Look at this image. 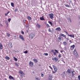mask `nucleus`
I'll return each instance as SVG.
<instances>
[{"label": "nucleus", "mask_w": 80, "mask_h": 80, "mask_svg": "<svg viewBox=\"0 0 80 80\" xmlns=\"http://www.w3.org/2000/svg\"><path fill=\"white\" fill-rule=\"evenodd\" d=\"M48 16L49 17V18L51 19H52V18H53V14L52 13H51L48 14Z\"/></svg>", "instance_id": "nucleus-4"}, {"label": "nucleus", "mask_w": 80, "mask_h": 80, "mask_svg": "<svg viewBox=\"0 0 80 80\" xmlns=\"http://www.w3.org/2000/svg\"><path fill=\"white\" fill-rule=\"evenodd\" d=\"M0 50H2L3 49V45L1 43H0Z\"/></svg>", "instance_id": "nucleus-15"}, {"label": "nucleus", "mask_w": 80, "mask_h": 80, "mask_svg": "<svg viewBox=\"0 0 80 80\" xmlns=\"http://www.w3.org/2000/svg\"><path fill=\"white\" fill-rule=\"evenodd\" d=\"M67 40H69V39L68 38H66Z\"/></svg>", "instance_id": "nucleus-51"}, {"label": "nucleus", "mask_w": 80, "mask_h": 80, "mask_svg": "<svg viewBox=\"0 0 80 80\" xmlns=\"http://www.w3.org/2000/svg\"><path fill=\"white\" fill-rule=\"evenodd\" d=\"M72 76L73 77L75 75V70H73L72 72Z\"/></svg>", "instance_id": "nucleus-19"}, {"label": "nucleus", "mask_w": 80, "mask_h": 80, "mask_svg": "<svg viewBox=\"0 0 80 80\" xmlns=\"http://www.w3.org/2000/svg\"><path fill=\"white\" fill-rule=\"evenodd\" d=\"M49 68H50L52 70H53V68H52V67H51V66H49Z\"/></svg>", "instance_id": "nucleus-40"}, {"label": "nucleus", "mask_w": 80, "mask_h": 80, "mask_svg": "<svg viewBox=\"0 0 80 80\" xmlns=\"http://www.w3.org/2000/svg\"><path fill=\"white\" fill-rule=\"evenodd\" d=\"M40 19L41 20H45V18H44L43 16H42V17H40Z\"/></svg>", "instance_id": "nucleus-12"}, {"label": "nucleus", "mask_w": 80, "mask_h": 80, "mask_svg": "<svg viewBox=\"0 0 80 80\" xmlns=\"http://www.w3.org/2000/svg\"><path fill=\"white\" fill-rule=\"evenodd\" d=\"M18 73H20V74H21V75H24V73L21 70H19Z\"/></svg>", "instance_id": "nucleus-13"}, {"label": "nucleus", "mask_w": 80, "mask_h": 80, "mask_svg": "<svg viewBox=\"0 0 80 80\" xmlns=\"http://www.w3.org/2000/svg\"><path fill=\"white\" fill-rule=\"evenodd\" d=\"M7 36L8 37H10V34H8V33L7 34Z\"/></svg>", "instance_id": "nucleus-42"}, {"label": "nucleus", "mask_w": 80, "mask_h": 80, "mask_svg": "<svg viewBox=\"0 0 80 80\" xmlns=\"http://www.w3.org/2000/svg\"><path fill=\"white\" fill-rule=\"evenodd\" d=\"M29 65L31 67H33V62H32V61H30L29 62Z\"/></svg>", "instance_id": "nucleus-7"}, {"label": "nucleus", "mask_w": 80, "mask_h": 80, "mask_svg": "<svg viewBox=\"0 0 80 80\" xmlns=\"http://www.w3.org/2000/svg\"><path fill=\"white\" fill-rule=\"evenodd\" d=\"M63 44L64 45H67V42L65 41H64L63 42Z\"/></svg>", "instance_id": "nucleus-22"}, {"label": "nucleus", "mask_w": 80, "mask_h": 80, "mask_svg": "<svg viewBox=\"0 0 80 80\" xmlns=\"http://www.w3.org/2000/svg\"><path fill=\"white\" fill-rule=\"evenodd\" d=\"M74 0V1H75V0Z\"/></svg>", "instance_id": "nucleus-59"}, {"label": "nucleus", "mask_w": 80, "mask_h": 80, "mask_svg": "<svg viewBox=\"0 0 80 80\" xmlns=\"http://www.w3.org/2000/svg\"><path fill=\"white\" fill-rule=\"evenodd\" d=\"M52 73H55V72H54L53 71H52Z\"/></svg>", "instance_id": "nucleus-46"}, {"label": "nucleus", "mask_w": 80, "mask_h": 80, "mask_svg": "<svg viewBox=\"0 0 80 80\" xmlns=\"http://www.w3.org/2000/svg\"><path fill=\"white\" fill-rule=\"evenodd\" d=\"M63 52V51H62V50H61V51H60V52H61V53H62V52Z\"/></svg>", "instance_id": "nucleus-49"}, {"label": "nucleus", "mask_w": 80, "mask_h": 80, "mask_svg": "<svg viewBox=\"0 0 80 80\" xmlns=\"http://www.w3.org/2000/svg\"><path fill=\"white\" fill-rule=\"evenodd\" d=\"M47 27L48 28V27H50V26H49V25H48V24H47Z\"/></svg>", "instance_id": "nucleus-43"}, {"label": "nucleus", "mask_w": 80, "mask_h": 80, "mask_svg": "<svg viewBox=\"0 0 80 80\" xmlns=\"http://www.w3.org/2000/svg\"><path fill=\"white\" fill-rule=\"evenodd\" d=\"M8 20H11V18L8 19Z\"/></svg>", "instance_id": "nucleus-50"}, {"label": "nucleus", "mask_w": 80, "mask_h": 80, "mask_svg": "<svg viewBox=\"0 0 80 80\" xmlns=\"http://www.w3.org/2000/svg\"><path fill=\"white\" fill-rule=\"evenodd\" d=\"M73 53H74V54H76V55L75 56V57H76V58L78 57V54H77V52L76 51V49H74L73 52Z\"/></svg>", "instance_id": "nucleus-3"}, {"label": "nucleus", "mask_w": 80, "mask_h": 80, "mask_svg": "<svg viewBox=\"0 0 80 80\" xmlns=\"http://www.w3.org/2000/svg\"><path fill=\"white\" fill-rule=\"evenodd\" d=\"M11 5L12 7H15V4L13 3V2H11Z\"/></svg>", "instance_id": "nucleus-21"}, {"label": "nucleus", "mask_w": 80, "mask_h": 80, "mask_svg": "<svg viewBox=\"0 0 80 80\" xmlns=\"http://www.w3.org/2000/svg\"><path fill=\"white\" fill-rule=\"evenodd\" d=\"M10 22V20H8V22Z\"/></svg>", "instance_id": "nucleus-54"}, {"label": "nucleus", "mask_w": 80, "mask_h": 80, "mask_svg": "<svg viewBox=\"0 0 80 80\" xmlns=\"http://www.w3.org/2000/svg\"><path fill=\"white\" fill-rule=\"evenodd\" d=\"M36 80H40L39 78H36Z\"/></svg>", "instance_id": "nucleus-39"}, {"label": "nucleus", "mask_w": 80, "mask_h": 80, "mask_svg": "<svg viewBox=\"0 0 80 80\" xmlns=\"http://www.w3.org/2000/svg\"><path fill=\"white\" fill-rule=\"evenodd\" d=\"M36 26L38 28H41V25H40L39 24H37Z\"/></svg>", "instance_id": "nucleus-14"}, {"label": "nucleus", "mask_w": 80, "mask_h": 80, "mask_svg": "<svg viewBox=\"0 0 80 80\" xmlns=\"http://www.w3.org/2000/svg\"><path fill=\"white\" fill-rule=\"evenodd\" d=\"M68 19H69V20H70V18H68Z\"/></svg>", "instance_id": "nucleus-53"}, {"label": "nucleus", "mask_w": 80, "mask_h": 80, "mask_svg": "<svg viewBox=\"0 0 80 80\" xmlns=\"http://www.w3.org/2000/svg\"><path fill=\"white\" fill-rule=\"evenodd\" d=\"M69 5H70V3H69Z\"/></svg>", "instance_id": "nucleus-56"}, {"label": "nucleus", "mask_w": 80, "mask_h": 80, "mask_svg": "<svg viewBox=\"0 0 80 80\" xmlns=\"http://www.w3.org/2000/svg\"><path fill=\"white\" fill-rule=\"evenodd\" d=\"M65 7H70V6L68 5H65Z\"/></svg>", "instance_id": "nucleus-37"}, {"label": "nucleus", "mask_w": 80, "mask_h": 80, "mask_svg": "<svg viewBox=\"0 0 80 80\" xmlns=\"http://www.w3.org/2000/svg\"><path fill=\"white\" fill-rule=\"evenodd\" d=\"M35 37V35L33 33H31L29 35V38L30 39H33Z\"/></svg>", "instance_id": "nucleus-2"}, {"label": "nucleus", "mask_w": 80, "mask_h": 80, "mask_svg": "<svg viewBox=\"0 0 80 80\" xmlns=\"http://www.w3.org/2000/svg\"><path fill=\"white\" fill-rule=\"evenodd\" d=\"M67 72L68 73H71V72H72V71H71V70L68 69L67 71Z\"/></svg>", "instance_id": "nucleus-18"}, {"label": "nucleus", "mask_w": 80, "mask_h": 80, "mask_svg": "<svg viewBox=\"0 0 80 80\" xmlns=\"http://www.w3.org/2000/svg\"><path fill=\"white\" fill-rule=\"evenodd\" d=\"M69 37H72V38H74L75 37V36L74 34H70L68 35Z\"/></svg>", "instance_id": "nucleus-20"}, {"label": "nucleus", "mask_w": 80, "mask_h": 80, "mask_svg": "<svg viewBox=\"0 0 80 80\" xmlns=\"http://www.w3.org/2000/svg\"><path fill=\"white\" fill-rule=\"evenodd\" d=\"M58 39L59 41H62V38H61V37L58 38Z\"/></svg>", "instance_id": "nucleus-26"}, {"label": "nucleus", "mask_w": 80, "mask_h": 80, "mask_svg": "<svg viewBox=\"0 0 80 80\" xmlns=\"http://www.w3.org/2000/svg\"><path fill=\"white\" fill-rule=\"evenodd\" d=\"M56 30L57 31H60L61 28H56Z\"/></svg>", "instance_id": "nucleus-16"}, {"label": "nucleus", "mask_w": 80, "mask_h": 80, "mask_svg": "<svg viewBox=\"0 0 80 80\" xmlns=\"http://www.w3.org/2000/svg\"><path fill=\"white\" fill-rule=\"evenodd\" d=\"M65 32V33H67V35H68V36L69 35L68 34V32Z\"/></svg>", "instance_id": "nucleus-45"}, {"label": "nucleus", "mask_w": 80, "mask_h": 80, "mask_svg": "<svg viewBox=\"0 0 80 80\" xmlns=\"http://www.w3.org/2000/svg\"><path fill=\"white\" fill-rule=\"evenodd\" d=\"M21 33L23 35L24 34V32L23 31H21Z\"/></svg>", "instance_id": "nucleus-44"}, {"label": "nucleus", "mask_w": 80, "mask_h": 80, "mask_svg": "<svg viewBox=\"0 0 80 80\" xmlns=\"http://www.w3.org/2000/svg\"><path fill=\"white\" fill-rule=\"evenodd\" d=\"M5 23H6V25H7V26H8V22L7 21H6Z\"/></svg>", "instance_id": "nucleus-38"}, {"label": "nucleus", "mask_w": 80, "mask_h": 80, "mask_svg": "<svg viewBox=\"0 0 80 80\" xmlns=\"http://www.w3.org/2000/svg\"><path fill=\"white\" fill-rule=\"evenodd\" d=\"M52 67H53L54 68V70L55 71V72H57V71L58 70V69H57V68L56 67V66H55L54 65H53Z\"/></svg>", "instance_id": "nucleus-6"}, {"label": "nucleus", "mask_w": 80, "mask_h": 80, "mask_svg": "<svg viewBox=\"0 0 80 80\" xmlns=\"http://www.w3.org/2000/svg\"><path fill=\"white\" fill-rule=\"evenodd\" d=\"M28 53V51L26 50L24 52V53Z\"/></svg>", "instance_id": "nucleus-35"}, {"label": "nucleus", "mask_w": 80, "mask_h": 80, "mask_svg": "<svg viewBox=\"0 0 80 80\" xmlns=\"http://www.w3.org/2000/svg\"><path fill=\"white\" fill-rule=\"evenodd\" d=\"M17 11H18V8H16L15 9V10L14 11V12H17Z\"/></svg>", "instance_id": "nucleus-33"}, {"label": "nucleus", "mask_w": 80, "mask_h": 80, "mask_svg": "<svg viewBox=\"0 0 80 80\" xmlns=\"http://www.w3.org/2000/svg\"><path fill=\"white\" fill-rule=\"evenodd\" d=\"M15 63L16 65V66H17V67H18V63H17V62H15Z\"/></svg>", "instance_id": "nucleus-36"}, {"label": "nucleus", "mask_w": 80, "mask_h": 80, "mask_svg": "<svg viewBox=\"0 0 80 80\" xmlns=\"http://www.w3.org/2000/svg\"><path fill=\"white\" fill-rule=\"evenodd\" d=\"M8 47L10 48H12V43L11 42H9L8 44Z\"/></svg>", "instance_id": "nucleus-10"}, {"label": "nucleus", "mask_w": 80, "mask_h": 80, "mask_svg": "<svg viewBox=\"0 0 80 80\" xmlns=\"http://www.w3.org/2000/svg\"><path fill=\"white\" fill-rule=\"evenodd\" d=\"M39 66H41V65L40 64L39 65Z\"/></svg>", "instance_id": "nucleus-55"}, {"label": "nucleus", "mask_w": 80, "mask_h": 80, "mask_svg": "<svg viewBox=\"0 0 80 80\" xmlns=\"http://www.w3.org/2000/svg\"><path fill=\"white\" fill-rule=\"evenodd\" d=\"M52 52L54 53V55H56L57 53H58V51L56 49L52 50H51Z\"/></svg>", "instance_id": "nucleus-1"}, {"label": "nucleus", "mask_w": 80, "mask_h": 80, "mask_svg": "<svg viewBox=\"0 0 80 80\" xmlns=\"http://www.w3.org/2000/svg\"><path fill=\"white\" fill-rule=\"evenodd\" d=\"M48 80H52V77H49L48 79Z\"/></svg>", "instance_id": "nucleus-27"}, {"label": "nucleus", "mask_w": 80, "mask_h": 80, "mask_svg": "<svg viewBox=\"0 0 80 80\" xmlns=\"http://www.w3.org/2000/svg\"><path fill=\"white\" fill-rule=\"evenodd\" d=\"M10 13V11L8 12L7 13L5 14V16H7V15L8 14Z\"/></svg>", "instance_id": "nucleus-28"}, {"label": "nucleus", "mask_w": 80, "mask_h": 80, "mask_svg": "<svg viewBox=\"0 0 80 80\" xmlns=\"http://www.w3.org/2000/svg\"><path fill=\"white\" fill-rule=\"evenodd\" d=\"M75 45H73L72 46H70V50H73L74 49V48H75Z\"/></svg>", "instance_id": "nucleus-8"}, {"label": "nucleus", "mask_w": 80, "mask_h": 80, "mask_svg": "<svg viewBox=\"0 0 80 80\" xmlns=\"http://www.w3.org/2000/svg\"><path fill=\"white\" fill-rule=\"evenodd\" d=\"M9 78L10 80H14V78H13V77H12V76H11V75H10L9 76Z\"/></svg>", "instance_id": "nucleus-11"}, {"label": "nucleus", "mask_w": 80, "mask_h": 80, "mask_svg": "<svg viewBox=\"0 0 80 80\" xmlns=\"http://www.w3.org/2000/svg\"><path fill=\"white\" fill-rule=\"evenodd\" d=\"M33 60L34 62H35L36 63H37V62H38V61H37V59H33Z\"/></svg>", "instance_id": "nucleus-25"}, {"label": "nucleus", "mask_w": 80, "mask_h": 80, "mask_svg": "<svg viewBox=\"0 0 80 80\" xmlns=\"http://www.w3.org/2000/svg\"><path fill=\"white\" fill-rule=\"evenodd\" d=\"M19 38H20V39L24 41V38H23V37L22 35H20Z\"/></svg>", "instance_id": "nucleus-9"}, {"label": "nucleus", "mask_w": 80, "mask_h": 80, "mask_svg": "<svg viewBox=\"0 0 80 80\" xmlns=\"http://www.w3.org/2000/svg\"><path fill=\"white\" fill-rule=\"evenodd\" d=\"M78 80H80V75L78 76Z\"/></svg>", "instance_id": "nucleus-41"}, {"label": "nucleus", "mask_w": 80, "mask_h": 80, "mask_svg": "<svg viewBox=\"0 0 80 80\" xmlns=\"http://www.w3.org/2000/svg\"><path fill=\"white\" fill-rule=\"evenodd\" d=\"M69 42H71L70 43H72V41L71 40H69Z\"/></svg>", "instance_id": "nucleus-48"}, {"label": "nucleus", "mask_w": 80, "mask_h": 80, "mask_svg": "<svg viewBox=\"0 0 80 80\" xmlns=\"http://www.w3.org/2000/svg\"><path fill=\"white\" fill-rule=\"evenodd\" d=\"M53 61H55V62H57L58 61V58H57V57H54L53 59Z\"/></svg>", "instance_id": "nucleus-17"}, {"label": "nucleus", "mask_w": 80, "mask_h": 80, "mask_svg": "<svg viewBox=\"0 0 80 80\" xmlns=\"http://www.w3.org/2000/svg\"><path fill=\"white\" fill-rule=\"evenodd\" d=\"M28 20H32V18L30 16H28Z\"/></svg>", "instance_id": "nucleus-24"}, {"label": "nucleus", "mask_w": 80, "mask_h": 80, "mask_svg": "<svg viewBox=\"0 0 80 80\" xmlns=\"http://www.w3.org/2000/svg\"><path fill=\"white\" fill-rule=\"evenodd\" d=\"M44 55H45V56H48V53H44Z\"/></svg>", "instance_id": "nucleus-31"}, {"label": "nucleus", "mask_w": 80, "mask_h": 80, "mask_svg": "<svg viewBox=\"0 0 80 80\" xmlns=\"http://www.w3.org/2000/svg\"><path fill=\"white\" fill-rule=\"evenodd\" d=\"M70 22H72V21L71 20L69 21Z\"/></svg>", "instance_id": "nucleus-52"}, {"label": "nucleus", "mask_w": 80, "mask_h": 80, "mask_svg": "<svg viewBox=\"0 0 80 80\" xmlns=\"http://www.w3.org/2000/svg\"><path fill=\"white\" fill-rule=\"evenodd\" d=\"M48 31L49 32H52V31H51V29L50 28H49Z\"/></svg>", "instance_id": "nucleus-32"}, {"label": "nucleus", "mask_w": 80, "mask_h": 80, "mask_svg": "<svg viewBox=\"0 0 80 80\" xmlns=\"http://www.w3.org/2000/svg\"><path fill=\"white\" fill-rule=\"evenodd\" d=\"M41 76L43 77V74H41Z\"/></svg>", "instance_id": "nucleus-47"}, {"label": "nucleus", "mask_w": 80, "mask_h": 80, "mask_svg": "<svg viewBox=\"0 0 80 80\" xmlns=\"http://www.w3.org/2000/svg\"><path fill=\"white\" fill-rule=\"evenodd\" d=\"M14 61H17L18 60V59H17V58H16L15 57H14Z\"/></svg>", "instance_id": "nucleus-34"}, {"label": "nucleus", "mask_w": 80, "mask_h": 80, "mask_svg": "<svg viewBox=\"0 0 80 80\" xmlns=\"http://www.w3.org/2000/svg\"><path fill=\"white\" fill-rule=\"evenodd\" d=\"M64 73H65V72H64Z\"/></svg>", "instance_id": "nucleus-57"}, {"label": "nucleus", "mask_w": 80, "mask_h": 80, "mask_svg": "<svg viewBox=\"0 0 80 80\" xmlns=\"http://www.w3.org/2000/svg\"><path fill=\"white\" fill-rule=\"evenodd\" d=\"M5 58H6L7 60H9V59H10V58L7 56H6Z\"/></svg>", "instance_id": "nucleus-23"}, {"label": "nucleus", "mask_w": 80, "mask_h": 80, "mask_svg": "<svg viewBox=\"0 0 80 80\" xmlns=\"http://www.w3.org/2000/svg\"><path fill=\"white\" fill-rule=\"evenodd\" d=\"M48 22H49V23L50 24V25H51V26H52V25L53 24L52 23V22H51L50 21H49Z\"/></svg>", "instance_id": "nucleus-29"}, {"label": "nucleus", "mask_w": 80, "mask_h": 80, "mask_svg": "<svg viewBox=\"0 0 80 80\" xmlns=\"http://www.w3.org/2000/svg\"><path fill=\"white\" fill-rule=\"evenodd\" d=\"M1 26H2V25H1Z\"/></svg>", "instance_id": "nucleus-58"}, {"label": "nucleus", "mask_w": 80, "mask_h": 80, "mask_svg": "<svg viewBox=\"0 0 80 80\" xmlns=\"http://www.w3.org/2000/svg\"><path fill=\"white\" fill-rule=\"evenodd\" d=\"M61 57H62V55H61V54H59L58 55V57L59 58H61Z\"/></svg>", "instance_id": "nucleus-30"}, {"label": "nucleus", "mask_w": 80, "mask_h": 80, "mask_svg": "<svg viewBox=\"0 0 80 80\" xmlns=\"http://www.w3.org/2000/svg\"><path fill=\"white\" fill-rule=\"evenodd\" d=\"M59 36H61V37H64L65 38H66V35H65L63 34L62 33H61L59 34Z\"/></svg>", "instance_id": "nucleus-5"}]
</instances>
